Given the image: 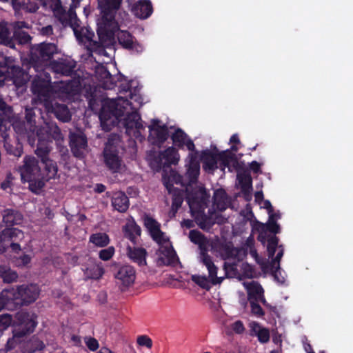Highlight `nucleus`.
<instances>
[{
  "label": "nucleus",
  "instance_id": "1",
  "mask_svg": "<svg viewBox=\"0 0 353 353\" xmlns=\"http://www.w3.org/2000/svg\"><path fill=\"white\" fill-rule=\"evenodd\" d=\"M189 157L185 174L178 173V184L185 188V200L194 221L201 229L208 230L215 223L211 217L205 214V210L210 203V194L203 185L196 184L200 174L197 154H190Z\"/></svg>",
  "mask_w": 353,
  "mask_h": 353
},
{
  "label": "nucleus",
  "instance_id": "2",
  "mask_svg": "<svg viewBox=\"0 0 353 353\" xmlns=\"http://www.w3.org/2000/svg\"><path fill=\"white\" fill-rule=\"evenodd\" d=\"M129 101L123 97L116 99H106L103 101L99 118L101 125L105 130L122 122L126 130L133 128L139 130L143 128L137 110L141 105V99L138 95H132Z\"/></svg>",
  "mask_w": 353,
  "mask_h": 353
},
{
  "label": "nucleus",
  "instance_id": "3",
  "mask_svg": "<svg viewBox=\"0 0 353 353\" xmlns=\"http://www.w3.org/2000/svg\"><path fill=\"white\" fill-rule=\"evenodd\" d=\"M40 1H42L44 6H49L54 11V14L63 26H70L72 29L77 39L81 43L90 50L103 52L99 45L92 40V38L94 37V33L87 28L80 26L79 20L74 10L79 6L80 0H72V3L67 12L61 5L59 0Z\"/></svg>",
  "mask_w": 353,
  "mask_h": 353
},
{
  "label": "nucleus",
  "instance_id": "4",
  "mask_svg": "<svg viewBox=\"0 0 353 353\" xmlns=\"http://www.w3.org/2000/svg\"><path fill=\"white\" fill-rule=\"evenodd\" d=\"M98 1L102 14L97 20V34L100 41H94V42L99 45L103 52L90 50L84 46L90 56L92 55V52L99 55H106L104 47L113 43L114 32L118 29V24L114 20V14L119 9L122 0H98ZM92 40L94 41L93 37Z\"/></svg>",
  "mask_w": 353,
  "mask_h": 353
},
{
  "label": "nucleus",
  "instance_id": "5",
  "mask_svg": "<svg viewBox=\"0 0 353 353\" xmlns=\"http://www.w3.org/2000/svg\"><path fill=\"white\" fill-rule=\"evenodd\" d=\"M45 76V78L38 76V79L32 83L33 93L37 94V99L43 104L48 112L53 113L60 121H69L71 119V114L68 107L52 99V92L49 86L50 79L47 75Z\"/></svg>",
  "mask_w": 353,
  "mask_h": 353
},
{
  "label": "nucleus",
  "instance_id": "6",
  "mask_svg": "<svg viewBox=\"0 0 353 353\" xmlns=\"http://www.w3.org/2000/svg\"><path fill=\"white\" fill-rule=\"evenodd\" d=\"M176 134L173 133L171 137L172 145L168 147L161 154V161L163 165V181L165 187L170 194L172 195V205L170 216H174L176 212V190L174 185L176 183V152L174 148Z\"/></svg>",
  "mask_w": 353,
  "mask_h": 353
},
{
  "label": "nucleus",
  "instance_id": "7",
  "mask_svg": "<svg viewBox=\"0 0 353 353\" xmlns=\"http://www.w3.org/2000/svg\"><path fill=\"white\" fill-rule=\"evenodd\" d=\"M21 181L28 182L29 189L35 194H39L43 188L41 180V168L39 160L34 156L26 155L23 159L22 165L17 168Z\"/></svg>",
  "mask_w": 353,
  "mask_h": 353
},
{
  "label": "nucleus",
  "instance_id": "8",
  "mask_svg": "<svg viewBox=\"0 0 353 353\" xmlns=\"http://www.w3.org/2000/svg\"><path fill=\"white\" fill-rule=\"evenodd\" d=\"M57 52V46L51 43H42L32 47L30 53L31 61L33 64L32 69L37 72L32 82L38 79V76H42L43 78H45V75H47L50 79L48 73L44 71V66L48 65V61Z\"/></svg>",
  "mask_w": 353,
  "mask_h": 353
},
{
  "label": "nucleus",
  "instance_id": "9",
  "mask_svg": "<svg viewBox=\"0 0 353 353\" xmlns=\"http://www.w3.org/2000/svg\"><path fill=\"white\" fill-rule=\"evenodd\" d=\"M37 322L33 315L27 312H19L16 315V321L13 323L12 339L7 342V346L9 349L14 347L17 343L21 341L22 339L33 332Z\"/></svg>",
  "mask_w": 353,
  "mask_h": 353
},
{
  "label": "nucleus",
  "instance_id": "10",
  "mask_svg": "<svg viewBox=\"0 0 353 353\" xmlns=\"http://www.w3.org/2000/svg\"><path fill=\"white\" fill-rule=\"evenodd\" d=\"M8 291L11 294L10 295L11 301H14L17 305H28L34 302L39 297L40 290L37 285H21L17 289L11 288Z\"/></svg>",
  "mask_w": 353,
  "mask_h": 353
},
{
  "label": "nucleus",
  "instance_id": "11",
  "mask_svg": "<svg viewBox=\"0 0 353 353\" xmlns=\"http://www.w3.org/2000/svg\"><path fill=\"white\" fill-rule=\"evenodd\" d=\"M159 248L155 252V261L158 266L174 265L176 258L173 246L167 238L164 240L157 242Z\"/></svg>",
  "mask_w": 353,
  "mask_h": 353
},
{
  "label": "nucleus",
  "instance_id": "12",
  "mask_svg": "<svg viewBox=\"0 0 353 353\" xmlns=\"http://www.w3.org/2000/svg\"><path fill=\"white\" fill-rule=\"evenodd\" d=\"M69 145L71 152L77 158L83 159L88 153L87 138L81 131L70 132Z\"/></svg>",
  "mask_w": 353,
  "mask_h": 353
},
{
  "label": "nucleus",
  "instance_id": "13",
  "mask_svg": "<svg viewBox=\"0 0 353 353\" xmlns=\"http://www.w3.org/2000/svg\"><path fill=\"white\" fill-rule=\"evenodd\" d=\"M149 141L154 145H160L168 138V129L164 125H161L158 120L152 121L149 125Z\"/></svg>",
  "mask_w": 353,
  "mask_h": 353
},
{
  "label": "nucleus",
  "instance_id": "14",
  "mask_svg": "<svg viewBox=\"0 0 353 353\" xmlns=\"http://www.w3.org/2000/svg\"><path fill=\"white\" fill-rule=\"evenodd\" d=\"M37 136L39 139L49 140L52 138L58 143L63 141V135L62 134L59 128L53 123H46L45 126L39 128L37 130Z\"/></svg>",
  "mask_w": 353,
  "mask_h": 353
},
{
  "label": "nucleus",
  "instance_id": "15",
  "mask_svg": "<svg viewBox=\"0 0 353 353\" xmlns=\"http://www.w3.org/2000/svg\"><path fill=\"white\" fill-rule=\"evenodd\" d=\"M103 159L106 167L113 173L120 172L122 168V161L116 149L105 147L103 151Z\"/></svg>",
  "mask_w": 353,
  "mask_h": 353
},
{
  "label": "nucleus",
  "instance_id": "16",
  "mask_svg": "<svg viewBox=\"0 0 353 353\" xmlns=\"http://www.w3.org/2000/svg\"><path fill=\"white\" fill-rule=\"evenodd\" d=\"M32 70H34L32 66L29 68V72H26L12 63L6 73V77L11 78L16 86L20 87L30 80V77L32 76L30 74L32 72Z\"/></svg>",
  "mask_w": 353,
  "mask_h": 353
},
{
  "label": "nucleus",
  "instance_id": "17",
  "mask_svg": "<svg viewBox=\"0 0 353 353\" xmlns=\"http://www.w3.org/2000/svg\"><path fill=\"white\" fill-rule=\"evenodd\" d=\"M248 294V299L250 301H260L262 304L266 303L264 290L261 285L255 281L244 283Z\"/></svg>",
  "mask_w": 353,
  "mask_h": 353
},
{
  "label": "nucleus",
  "instance_id": "18",
  "mask_svg": "<svg viewBox=\"0 0 353 353\" xmlns=\"http://www.w3.org/2000/svg\"><path fill=\"white\" fill-rule=\"evenodd\" d=\"M208 251L200 250V259L208 270L209 278L213 285L221 283L223 278L217 276V267L214 264Z\"/></svg>",
  "mask_w": 353,
  "mask_h": 353
},
{
  "label": "nucleus",
  "instance_id": "19",
  "mask_svg": "<svg viewBox=\"0 0 353 353\" xmlns=\"http://www.w3.org/2000/svg\"><path fill=\"white\" fill-rule=\"evenodd\" d=\"M144 225L156 243L168 238L165 233L161 230L160 224L152 217L145 216L144 218Z\"/></svg>",
  "mask_w": 353,
  "mask_h": 353
},
{
  "label": "nucleus",
  "instance_id": "20",
  "mask_svg": "<svg viewBox=\"0 0 353 353\" xmlns=\"http://www.w3.org/2000/svg\"><path fill=\"white\" fill-rule=\"evenodd\" d=\"M201 161L203 163V169L208 173H213L218 168V153L208 150H203L201 154Z\"/></svg>",
  "mask_w": 353,
  "mask_h": 353
},
{
  "label": "nucleus",
  "instance_id": "21",
  "mask_svg": "<svg viewBox=\"0 0 353 353\" xmlns=\"http://www.w3.org/2000/svg\"><path fill=\"white\" fill-rule=\"evenodd\" d=\"M74 67V62L67 59H61L53 61L49 65V68L54 73L65 76L70 75L72 73Z\"/></svg>",
  "mask_w": 353,
  "mask_h": 353
},
{
  "label": "nucleus",
  "instance_id": "22",
  "mask_svg": "<svg viewBox=\"0 0 353 353\" xmlns=\"http://www.w3.org/2000/svg\"><path fill=\"white\" fill-rule=\"evenodd\" d=\"M135 270L130 265H123L118 270L115 278L125 286L132 285L135 280Z\"/></svg>",
  "mask_w": 353,
  "mask_h": 353
},
{
  "label": "nucleus",
  "instance_id": "23",
  "mask_svg": "<svg viewBox=\"0 0 353 353\" xmlns=\"http://www.w3.org/2000/svg\"><path fill=\"white\" fill-rule=\"evenodd\" d=\"M117 39L119 44L124 48L128 50H134L137 51H142L143 47L141 44L134 41L133 37L127 31H119Z\"/></svg>",
  "mask_w": 353,
  "mask_h": 353
},
{
  "label": "nucleus",
  "instance_id": "24",
  "mask_svg": "<svg viewBox=\"0 0 353 353\" xmlns=\"http://www.w3.org/2000/svg\"><path fill=\"white\" fill-rule=\"evenodd\" d=\"M3 222L8 226L21 224L23 215L16 209L6 208L1 212Z\"/></svg>",
  "mask_w": 353,
  "mask_h": 353
},
{
  "label": "nucleus",
  "instance_id": "25",
  "mask_svg": "<svg viewBox=\"0 0 353 353\" xmlns=\"http://www.w3.org/2000/svg\"><path fill=\"white\" fill-rule=\"evenodd\" d=\"M132 12L140 19H146L152 12L151 2L148 0H140L132 6Z\"/></svg>",
  "mask_w": 353,
  "mask_h": 353
},
{
  "label": "nucleus",
  "instance_id": "26",
  "mask_svg": "<svg viewBox=\"0 0 353 353\" xmlns=\"http://www.w3.org/2000/svg\"><path fill=\"white\" fill-rule=\"evenodd\" d=\"M237 179L245 200L249 201L251 198L250 192L252 190V179L251 175L245 172L239 173L237 174Z\"/></svg>",
  "mask_w": 353,
  "mask_h": 353
},
{
  "label": "nucleus",
  "instance_id": "27",
  "mask_svg": "<svg viewBox=\"0 0 353 353\" xmlns=\"http://www.w3.org/2000/svg\"><path fill=\"white\" fill-rule=\"evenodd\" d=\"M6 79V74L0 73V87H2L4 85ZM12 117V108L8 105L4 101H3L2 98L0 96V125H2L3 122L10 120Z\"/></svg>",
  "mask_w": 353,
  "mask_h": 353
},
{
  "label": "nucleus",
  "instance_id": "28",
  "mask_svg": "<svg viewBox=\"0 0 353 353\" xmlns=\"http://www.w3.org/2000/svg\"><path fill=\"white\" fill-rule=\"evenodd\" d=\"M186 148L188 150L191 152L190 154H198V151L195 150V145L193 141L188 137V135L181 128H178V150ZM190 155H188V159ZM190 160L188 161V162Z\"/></svg>",
  "mask_w": 353,
  "mask_h": 353
},
{
  "label": "nucleus",
  "instance_id": "29",
  "mask_svg": "<svg viewBox=\"0 0 353 353\" xmlns=\"http://www.w3.org/2000/svg\"><path fill=\"white\" fill-rule=\"evenodd\" d=\"M213 207L221 212L228 208V196L223 189H217L214 191L212 197Z\"/></svg>",
  "mask_w": 353,
  "mask_h": 353
},
{
  "label": "nucleus",
  "instance_id": "30",
  "mask_svg": "<svg viewBox=\"0 0 353 353\" xmlns=\"http://www.w3.org/2000/svg\"><path fill=\"white\" fill-rule=\"evenodd\" d=\"M97 75L100 86L105 90H111L114 88L115 85L114 78L105 68H99L97 70Z\"/></svg>",
  "mask_w": 353,
  "mask_h": 353
},
{
  "label": "nucleus",
  "instance_id": "31",
  "mask_svg": "<svg viewBox=\"0 0 353 353\" xmlns=\"http://www.w3.org/2000/svg\"><path fill=\"white\" fill-rule=\"evenodd\" d=\"M127 255L132 261L137 263L139 265L146 264V250L143 248L128 246Z\"/></svg>",
  "mask_w": 353,
  "mask_h": 353
},
{
  "label": "nucleus",
  "instance_id": "32",
  "mask_svg": "<svg viewBox=\"0 0 353 353\" xmlns=\"http://www.w3.org/2000/svg\"><path fill=\"white\" fill-rule=\"evenodd\" d=\"M112 205L117 211L124 212L129 206L128 198L123 192H117L112 196Z\"/></svg>",
  "mask_w": 353,
  "mask_h": 353
},
{
  "label": "nucleus",
  "instance_id": "33",
  "mask_svg": "<svg viewBox=\"0 0 353 353\" xmlns=\"http://www.w3.org/2000/svg\"><path fill=\"white\" fill-rule=\"evenodd\" d=\"M190 240L199 245L200 250L208 251L210 246L209 241L200 231L192 230L189 232Z\"/></svg>",
  "mask_w": 353,
  "mask_h": 353
},
{
  "label": "nucleus",
  "instance_id": "34",
  "mask_svg": "<svg viewBox=\"0 0 353 353\" xmlns=\"http://www.w3.org/2000/svg\"><path fill=\"white\" fill-rule=\"evenodd\" d=\"M42 163L45 165V169L43 170H41L43 178L41 180L43 182L44 187L46 183L48 181H49L50 179H53L55 177L57 173L58 168L57 163L50 159L43 161Z\"/></svg>",
  "mask_w": 353,
  "mask_h": 353
},
{
  "label": "nucleus",
  "instance_id": "35",
  "mask_svg": "<svg viewBox=\"0 0 353 353\" xmlns=\"http://www.w3.org/2000/svg\"><path fill=\"white\" fill-rule=\"evenodd\" d=\"M123 232L125 237L135 242L136 239L141 235V230L133 219H129L123 227Z\"/></svg>",
  "mask_w": 353,
  "mask_h": 353
},
{
  "label": "nucleus",
  "instance_id": "36",
  "mask_svg": "<svg viewBox=\"0 0 353 353\" xmlns=\"http://www.w3.org/2000/svg\"><path fill=\"white\" fill-rule=\"evenodd\" d=\"M39 0H13L14 9H23L28 12H35L39 8ZM39 1L43 4L42 1Z\"/></svg>",
  "mask_w": 353,
  "mask_h": 353
},
{
  "label": "nucleus",
  "instance_id": "37",
  "mask_svg": "<svg viewBox=\"0 0 353 353\" xmlns=\"http://www.w3.org/2000/svg\"><path fill=\"white\" fill-rule=\"evenodd\" d=\"M7 234L6 229H4L0 232V253L4 252L9 248H10L13 252H19L21 250V245L11 243V240Z\"/></svg>",
  "mask_w": 353,
  "mask_h": 353
},
{
  "label": "nucleus",
  "instance_id": "38",
  "mask_svg": "<svg viewBox=\"0 0 353 353\" xmlns=\"http://www.w3.org/2000/svg\"><path fill=\"white\" fill-rule=\"evenodd\" d=\"M0 43L12 48H14V43L10 35L8 23L4 21L0 22Z\"/></svg>",
  "mask_w": 353,
  "mask_h": 353
},
{
  "label": "nucleus",
  "instance_id": "39",
  "mask_svg": "<svg viewBox=\"0 0 353 353\" xmlns=\"http://www.w3.org/2000/svg\"><path fill=\"white\" fill-rule=\"evenodd\" d=\"M18 276L17 272L12 270L9 265H0V277L3 279V282L7 283L16 282Z\"/></svg>",
  "mask_w": 353,
  "mask_h": 353
},
{
  "label": "nucleus",
  "instance_id": "40",
  "mask_svg": "<svg viewBox=\"0 0 353 353\" xmlns=\"http://www.w3.org/2000/svg\"><path fill=\"white\" fill-rule=\"evenodd\" d=\"M279 218V215L276 214H271L269 216V220L266 225L260 223L259 230L268 231L274 235L280 232V226L276 223V218Z\"/></svg>",
  "mask_w": 353,
  "mask_h": 353
},
{
  "label": "nucleus",
  "instance_id": "41",
  "mask_svg": "<svg viewBox=\"0 0 353 353\" xmlns=\"http://www.w3.org/2000/svg\"><path fill=\"white\" fill-rule=\"evenodd\" d=\"M39 139L37 148L34 151L37 156L41 159V162L50 159L48 154L50 152V147L45 142L46 139Z\"/></svg>",
  "mask_w": 353,
  "mask_h": 353
},
{
  "label": "nucleus",
  "instance_id": "42",
  "mask_svg": "<svg viewBox=\"0 0 353 353\" xmlns=\"http://www.w3.org/2000/svg\"><path fill=\"white\" fill-rule=\"evenodd\" d=\"M234 155V154L231 152L229 150L218 153V161H220V167L223 170L230 165V163L231 160H232Z\"/></svg>",
  "mask_w": 353,
  "mask_h": 353
},
{
  "label": "nucleus",
  "instance_id": "43",
  "mask_svg": "<svg viewBox=\"0 0 353 353\" xmlns=\"http://www.w3.org/2000/svg\"><path fill=\"white\" fill-rule=\"evenodd\" d=\"M90 241L97 246L104 247L109 243V237L105 233H97L91 235Z\"/></svg>",
  "mask_w": 353,
  "mask_h": 353
},
{
  "label": "nucleus",
  "instance_id": "44",
  "mask_svg": "<svg viewBox=\"0 0 353 353\" xmlns=\"http://www.w3.org/2000/svg\"><path fill=\"white\" fill-rule=\"evenodd\" d=\"M6 232L11 243L20 245V242L24 239L23 232L17 228H6Z\"/></svg>",
  "mask_w": 353,
  "mask_h": 353
},
{
  "label": "nucleus",
  "instance_id": "45",
  "mask_svg": "<svg viewBox=\"0 0 353 353\" xmlns=\"http://www.w3.org/2000/svg\"><path fill=\"white\" fill-rule=\"evenodd\" d=\"M279 243V239L275 235H272L271 236H269L268 239V244H267V251L268 253V256L270 258H273L276 248L278 247Z\"/></svg>",
  "mask_w": 353,
  "mask_h": 353
},
{
  "label": "nucleus",
  "instance_id": "46",
  "mask_svg": "<svg viewBox=\"0 0 353 353\" xmlns=\"http://www.w3.org/2000/svg\"><path fill=\"white\" fill-rule=\"evenodd\" d=\"M192 280L203 289L209 290L211 288L210 283H212V282L205 276L192 275Z\"/></svg>",
  "mask_w": 353,
  "mask_h": 353
},
{
  "label": "nucleus",
  "instance_id": "47",
  "mask_svg": "<svg viewBox=\"0 0 353 353\" xmlns=\"http://www.w3.org/2000/svg\"><path fill=\"white\" fill-rule=\"evenodd\" d=\"M13 62L14 59L12 57H6L1 53L0 55V73L6 74Z\"/></svg>",
  "mask_w": 353,
  "mask_h": 353
},
{
  "label": "nucleus",
  "instance_id": "48",
  "mask_svg": "<svg viewBox=\"0 0 353 353\" xmlns=\"http://www.w3.org/2000/svg\"><path fill=\"white\" fill-rule=\"evenodd\" d=\"M35 114L32 108H26V120L28 129L30 132H34L36 130V125L34 122Z\"/></svg>",
  "mask_w": 353,
  "mask_h": 353
},
{
  "label": "nucleus",
  "instance_id": "49",
  "mask_svg": "<svg viewBox=\"0 0 353 353\" xmlns=\"http://www.w3.org/2000/svg\"><path fill=\"white\" fill-rule=\"evenodd\" d=\"M13 36L20 44H26L31 40V37L24 31H14Z\"/></svg>",
  "mask_w": 353,
  "mask_h": 353
},
{
  "label": "nucleus",
  "instance_id": "50",
  "mask_svg": "<svg viewBox=\"0 0 353 353\" xmlns=\"http://www.w3.org/2000/svg\"><path fill=\"white\" fill-rule=\"evenodd\" d=\"M61 88H63V92L69 94H73L79 90V85L76 81H70L66 83Z\"/></svg>",
  "mask_w": 353,
  "mask_h": 353
},
{
  "label": "nucleus",
  "instance_id": "51",
  "mask_svg": "<svg viewBox=\"0 0 353 353\" xmlns=\"http://www.w3.org/2000/svg\"><path fill=\"white\" fill-rule=\"evenodd\" d=\"M259 301H250V309L251 312L253 315L257 317H261L264 316L265 312L261 305L259 304Z\"/></svg>",
  "mask_w": 353,
  "mask_h": 353
},
{
  "label": "nucleus",
  "instance_id": "52",
  "mask_svg": "<svg viewBox=\"0 0 353 353\" xmlns=\"http://www.w3.org/2000/svg\"><path fill=\"white\" fill-rule=\"evenodd\" d=\"M12 316L10 314L0 315V332L6 330L12 323Z\"/></svg>",
  "mask_w": 353,
  "mask_h": 353
},
{
  "label": "nucleus",
  "instance_id": "53",
  "mask_svg": "<svg viewBox=\"0 0 353 353\" xmlns=\"http://www.w3.org/2000/svg\"><path fill=\"white\" fill-rule=\"evenodd\" d=\"M243 163L239 162L236 155L234 154L232 160L230 163V165L227 168L229 172L240 171L243 169Z\"/></svg>",
  "mask_w": 353,
  "mask_h": 353
},
{
  "label": "nucleus",
  "instance_id": "54",
  "mask_svg": "<svg viewBox=\"0 0 353 353\" xmlns=\"http://www.w3.org/2000/svg\"><path fill=\"white\" fill-rule=\"evenodd\" d=\"M10 295H11V294L8 290H3L0 294V311L11 301Z\"/></svg>",
  "mask_w": 353,
  "mask_h": 353
},
{
  "label": "nucleus",
  "instance_id": "55",
  "mask_svg": "<svg viewBox=\"0 0 353 353\" xmlns=\"http://www.w3.org/2000/svg\"><path fill=\"white\" fill-rule=\"evenodd\" d=\"M114 252L113 247H109L107 249L102 250L99 252V257L103 261H108L112 258Z\"/></svg>",
  "mask_w": 353,
  "mask_h": 353
},
{
  "label": "nucleus",
  "instance_id": "56",
  "mask_svg": "<svg viewBox=\"0 0 353 353\" xmlns=\"http://www.w3.org/2000/svg\"><path fill=\"white\" fill-rule=\"evenodd\" d=\"M137 342L140 346H145L148 348H151L152 346V341L151 339L146 335H141L138 336Z\"/></svg>",
  "mask_w": 353,
  "mask_h": 353
},
{
  "label": "nucleus",
  "instance_id": "57",
  "mask_svg": "<svg viewBox=\"0 0 353 353\" xmlns=\"http://www.w3.org/2000/svg\"><path fill=\"white\" fill-rule=\"evenodd\" d=\"M256 336L261 343H267L270 340V332L268 329L262 327L261 330H259Z\"/></svg>",
  "mask_w": 353,
  "mask_h": 353
},
{
  "label": "nucleus",
  "instance_id": "58",
  "mask_svg": "<svg viewBox=\"0 0 353 353\" xmlns=\"http://www.w3.org/2000/svg\"><path fill=\"white\" fill-rule=\"evenodd\" d=\"M31 261V256L28 254H23L16 259V265L18 267H26Z\"/></svg>",
  "mask_w": 353,
  "mask_h": 353
},
{
  "label": "nucleus",
  "instance_id": "59",
  "mask_svg": "<svg viewBox=\"0 0 353 353\" xmlns=\"http://www.w3.org/2000/svg\"><path fill=\"white\" fill-rule=\"evenodd\" d=\"M120 141L121 140L119 135L114 134H110L108 138V142L105 145V147H109L115 149V146L117 145L120 143Z\"/></svg>",
  "mask_w": 353,
  "mask_h": 353
},
{
  "label": "nucleus",
  "instance_id": "60",
  "mask_svg": "<svg viewBox=\"0 0 353 353\" xmlns=\"http://www.w3.org/2000/svg\"><path fill=\"white\" fill-rule=\"evenodd\" d=\"M85 343L87 347L89 348V350H90L91 351H95L99 347V343L97 340H96L94 338L85 337Z\"/></svg>",
  "mask_w": 353,
  "mask_h": 353
},
{
  "label": "nucleus",
  "instance_id": "61",
  "mask_svg": "<svg viewBox=\"0 0 353 353\" xmlns=\"http://www.w3.org/2000/svg\"><path fill=\"white\" fill-rule=\"evenodd\" d=\"M10 26L13 28L14 31H23V28L28 29L30 26L25 21H14L10 23Z\"/></svg>",
  "mask_w": 353,
  "mask_h": 353
},
{
  "label": "nucleus",
  "instance_id": "62",
  "mask_svg": "<svg viewBox=\"0 0 353 353\" xmlns=\"http://www.w3.org/2000/svg\"><path fill=\"white\" fill-rule=\"evenodd\" d=\"M224 252L228 258H234L236 256L238 250L230 245H225L224 247Z\"/></svg>",
  "mask_w": 353,
  "mask_h": 353
},
{
  "label": "nucleus",
  "instance_id": "63",
  "mask_svg": "<svg viewBox=\"0 0 353 353\" xmlns=\"http://www.w3.org/2000/svg\"><path fill=\"white\" fill-rule=\"evenodd\" d=\"M233 331L236 334H242L245 331V327L241 321H236L232 325Z\"/></svg>",
  "mask_w": 353,
  "mask_h": 353
},
{
  "label": "nucleus",
  "instance_id": "64",
  "mask_svg": "<svg viewBox=\"0 0 353 353\" xmlns=\"http://www.w3.org/2000/svg\"><path fill=\"white\" fill-rule=\"evenodd\" d=\"M39 32L43 36L49 37L53 34V28L52 25H47L39 28Z\"/></svg>",
  "mask_w": 353,
  "mask_h": 353
}]
</instances>
